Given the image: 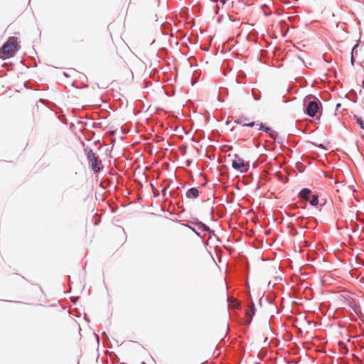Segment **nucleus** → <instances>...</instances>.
I'll return each instance as SVG.
<instances>
[{"label": "nucleus", "instance_id": "2", "mask_svg": "<svg viewBox=\"0 0 364 364\" xmlns=\"http://www.w3.org/2000/svg\"><path fill=\"white\" fill-rule=\"evenodd\" d=\"M304 102L306 104V113L310 117L316 116L321 102L315 97L311 95L306 97Z\"/></svg>", "mask_w": 364, "mask_h": 364}, {"label": "nucleus", "instance_id": "8", "mask_svg": "<svg viewBox=\"0 0 364 364\" xmlns=\"http://www.w3.org/2000/svg\"><path fill=\"white\" fill-rule=\"evenodd\" d=\"M198 196V191L196 188H191L186 192V197L188 198H196Z\"/></svg>", "mask_w": 364, "mask_h": 364}, {"label": "nucleus", "instance_id": "11", "mask_svg": "<svg viewBox=\"0 0 364 364\" xmlns=\"http://www.w3.org/2000/svg\"><path fill=\"white\" fill-rule=\"evenodd\" d=\"M357 121H358V123L361 127V128L364 129V121L362 119H360V118H358L357 119Z\"/></svg>", "mask_w": 364, "mask_h": 364}, {"label": "nucleus", "instance_id": "13", "mask_svg": "<svg viewBox=\"0 0 364 364\" xmlns=\"http://www.w3.org/2000/svg\"><path fill=\"white\" fill-rule=\"evenodd\" d=\"M221 2L224 4L225 3V0H221Z\"/></svg>", "mask_w": 364, "mask_h": 364}, {"label": "nucleus", "instance_id": "12", "mask_svg": "<svg viewBox=\"0 0 364 364\" xmlns=\"http://www.w3.org/2000/svg\"><path fill=\"white\" fill-rule=\"evenodd\" d=\"M255 99L256 100H259V97H258V95H255Z\"/></svg>", "mask_w": 364, "mask_h": 364}, {"label": "nucleus", "instance_id": "3", "mask_svg": "<svg viewBox=\"0 0 364 364\" xmlns=\"http://www.w3.org/2000/svg\"><path fill=\"white\" fill-rule=\"evenodd\" d=\"M87 158L92 170L95 173H98L100 171L103 167L102 161H98V158L95 156V153L91 149L87 152Z\"/></svg>", "mask_w": 364, "mask_h": 364}, {"label": "nucleus", "instance_id": "6", "mask_svg": "<svg viewBox=\"0 0 364 364\" xmlns=\"http://www.w3.org/2000/svg\"><path fill=\"white\" fill-rule=\"evenodd\" d=\"M235 122L238 124H241L244 127H250L257 126V124L255 122H249L248 119H242V118H239L238 119L235 120Z\"/></svg>", "mask_w": 364, "mask_h": 364}, {"label": "nucleus", "instance_id": "4", "mask_svg": "<svg viewBox=\"0 0 364 364\" xmlns=\"http://www.w3.org/2000/svg\"><path fill=\"white\" fill-rule=\"evenodd\" d=\"M232 166L241 173H245L248 171L249 163L245 161L242 158L235 155L232 161Z\"/></svg>", "mask_w": 364, "mask_h": 364}, {"label": "nucleus", "instance_id": "9", "mask_svg": "<svg viewBox=\"0 0 364 364\" xmlns=\"http://www.w3.org/2000/svg\"><path fill=\"white\" fill-rule=\"evenodd\" d=\"M311 193V191L309 188H304L299 193V196L301 198L309 200V196Z\"/></svg>", "mask_w": 364, "mask_h": 364}, {"label": "nucleus", "instance_id": "1", "mask_svg": "<svg viewBox=\"0 0 364 364\" xmlns=\"http://www.w3.org/2000/svg\"><path fill=\"white\" fill-rule=\"evenodd\" d=\"M19 48L18 38L14 36L9 37L0 49V58L12 57Z\"/></svg>", "mask_w": 364, "mask_h": 364}, {"label": "nucleus", "instance_id": "7", "mask_svg": "<svg viewBox=\"0 0 364 364\" xmlns=\"http://www.w3.org/2000/svg\"><path fill=\"white\" fill-rule=\"evenodd\" d=\"M250 310L247 311L246 312V323L249 324L251 321H252V316L255 314V306H254V304L252 302L250 306Z\"/></svg>", "mask_w": 364, "mask_h": 364}, {"label": "nucleus", "instance_id": "10", "mask_svg": "<svg viewBox=\"0 0 364 364\" xmlns=\"http://www.w3.org/2000/svg\"><path fill=\"white\" fill-rule=\"evenodd\" d=\"M309 202L311 205H316L318 203V196L316 195H314Z\"/></svg>", "mask_w": 364, "mask_h": 364}, {"label": "nucleus", "instance_id": "5", "mask_svg": "<svg viewBox=\"0 0 364 364\" xmlns=\"http://www.w3.org/2000/svg\"><path fill=\"white\" fill-rule=\"evenodd\" d=\"M257 126L259 130L265 132L272 139H275L277 137V133L272 128L264 126L262 123L257 124Z\"/></svg>", "mask_w": 364, "mask_h": 364}]
</instances>
